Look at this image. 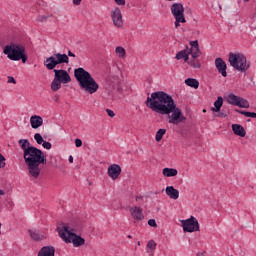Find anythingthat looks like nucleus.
Segmentation results:
<instances>
[{"mask_svg": "<svg viewBox=\"0 0 256 256\" xmlns=\"http://www.w3.org/2000/svg\"><path fill=\"white\" fill-rule=\"evenodd\" d=\"M38 256H55V247L43 246L38 252Z\"/></svg>", "mask_w": 256, "mask_h": 256, "instance_id": "nucleus-19", "label": "nucleus"}, {"mask_svg": "<svg viewBox=\"0 0 256 256\" xmlns=\"http://www.w3.org/2000/svg\"><path fill=\"white\" fill-rule=\"evenodd\" d=\"M171 14L174 19H185V7L182 3L175 2L170 6Z\"/></svg>", "mask_w": 256, "mask_h": 256, "instance_id": "nucleus-11", "label": "nucleus"}, {"mask_svg": "<svg viewBox=\"0 0 256 256\" xmlns=\"http://www.w3.org/2000/svg\"><path fill=\"white\" fill-rule=\"evenodd\" d=\"M57 65H69V56L57 52L44 60V66L48 71H53Z\"/></svg>", "mask_w": 256, "mask_h": 256, "instance_id": "nucleus-7", "label": "nucleus"}, {"mask_svg": "<svg viewBox=\"0 0 256 256\" xmlns=\"http://www.w3.org/2000/svg\"><path fill=\"white\" fill-rule=\"evenodd\" d=\"M176 59L178 61H181V59H184V61H189V50L184 49V50H181L179 51L177 54H176Z\"/></svg>", "mask_w": 256, "mask_h": 256, "instance_id": "nucleus-25", "label": "nucleus"}, {"mask_svg": "<svg viewBox=\"0 0 256 256\" xmlns=\"http://www.w3.org/2000/svg\"><path fill=\"white\" fill-rule=\"evenodd\" d=\"M235 112L239 113L240 115H244V117H251L252 119H256L255 112H247L245 110H239V109H235Z\"/></svg>", "mask_w": 256, "mask_h": 256, "instance_id": "nucleus-29", "label": "nucleus"}, {"mask_svg": "<svg viewBox=\"0 0 256 256\" xmlns=\"http://www.w3.org/2000/svg\"><path fill=\"white\" fill-rule=\"evenodd\" d=\"M148 225L150 227H157V222L155 221V219H149L148 220Z\"/></svg>", "mask_w": 256, "mask_h": 256, "instance_id": "nucleus-42", "label": "nucleus"}, {"mask_svg": "<svg viewBox=\"0 0 256 256\" xmlns=\"http://www.w3.org/2000/svg\"><path fill=\"white\" fill-rule=\"evenodd\" d=\"M185 84L193 89H199V81L195 78H188L185 80Z\"/></svg>", "mask_w": 256, "mask_h": 256, "instance_id": "nucleus-27", "label": "nucleus"}, {"mask_svg": "<svg viewBox=\"0 0 256 256\" xmlns=\"http://www.w3.org/2000/svg\"><path fill=\"white\" fill-rule=\"evenodd\" d=\"M6 207L10 210L13 209V207H15V203H13V200H7Z\"/></svg>", "mask_w": 256, "mask_h": 256, "instance_id": "nucleus-39", "label": "nucleus"}, {"mask_svg": "<svg viewBox=\"0 0 256 256\" xmlns=\"http://www.w3.org/2000/svg\"><path fill=\"white\" fill-rule=\"evenodd\" d=\"M52 71L54 72V79H56L60 83H71V76H69V73L66 72V70H58L54 68Z\"/></svg>", "mask_w": 256, "mask_h": 256, "instance_id": "nucleus-13", "label": "nucleus"}, {"mask_svg": "<svg viewBox=\"0 0 256 256\" xmlns=\"http://www.w3.org/2000/svg\"><path fill=\"white\" fill-rule=\"evenodd\" d=\"M232 131L238 137H245L247 135V131H245V128L241 124H232Z\"/></svg>", "mask_w": 256, "mask_h": 256, "instance_id": "nucleus-21", "label": "nucleus"}, {"mask_svg": "<svg viewBox=\"0 0 256 256\" xmlns=\"http://www.w3.org/2000/svg\"><path fill=\"white\" fill-rule=\"evenodd\" d=\"M174 19H175V22H174L175 29H179V27H181V23H187V19L185 18H174Z\"/></svg>", "mask_w": 256, "mask_h": 256, "instance_id": "nucleus-34", "label": "nucleus"}, {"mask_svg": "<svg viewBox=\"0 0 256 256\" xmlns=\"http://www.w3.org/2000/svg\"><path fill=\"white\" fill-rule=\"evenodd\" d=\"M244 1V3H249V1H251V0H243Z\"/></svg>", "mask_w": 256, "mask_h": 256, "instance_id": "nucleus-53", "label": "nucleus"}, {"mask_svg": "<svg viewBox=\"0 0 256 256\" xmlns=\"http://www.w3.org/2000/svg\"><path fill=\"white\" fill-rule=\"evenodd\" d=\"M83 145V141L79 138L75 139V146L76 147H81Z\"/></svg>", "mask_w": 256, "mask_h": 256, "instance_id": "nucleus-43", "label": "nucleus"}, {"mask_svg": "<svg viewBox=\"0 0 256 256\" xmlns=\"http://www.w3.org/2000/svg\"><path fill=\"white\" fill-rule=\"evenodd\" d=\"M247 122H248V123L251 122V119H248Z\"/></svg>", "mask_w": 256, "mask_h": 256, "instance_id": "nucleus-55", "label": "nucleus"}, {"mask_svg": "<svg viewBox=\"0 0 256 256\" xmlns=\"http://www.w3.org/2000/svg\"><path fill=\"white\" fill-rule=\"evenodd\" d=\"M115 53L118 54V56H119L121 59H125V55H126L125 48H123V47H121V46H118V47H116V49H115Z\"/></svg>", "mask_w": 256, "mask_h": 256, "instance_id": "nucleus-33", "label": "nucleus"}, {"mask_svg": "<svg viewBox=\"0 0 256 256\" xmlns=\"http://www.w3.org/2000/svg\"><path fill=\"white\" fill-rule=\"evenodd\" d=\"M191 49L199 48V41H190Z\"/></svg>", "mask_w": 256, "mask_h": 256, "instance_id": "nucleus-38", "label": "nucleus"}, {"mask_svg": "<svg viewBox=\"0 0 256 256\" xmlns=\"http://www.w3.org/2000/svg\"><path fill=\"white\" fill-rule=\"evenodd\" d=\"M130 215L134 221H143L145 215L143 214V209L139 206H133L130 208Z\"/></svg>", "mask_w": 256, "mask_h": 256, "instance_id": "nucleus-15", "label": "nucleus"}, {"mask_svg": "<svg viewBox=\"0 0 256 256\" xmlns=\"http://www.w3.org/2000/svg\"><path fill=\"white\" fill-rule=\"evenodd\" d=\"M200 256H203V254H200Z\"/></svg>", "mask_w": 256, "mask_h": 256, "instance_id": "nucleus-58", "label": "nucleus"}, {"mask_svg": "<svg viewBox=\"0 0 256 256\" xmlns=\"http://www.w3.org/2000/svg\"><path fill=\"white\" fill-rule=\"evenodd\" d=\"M111 19L114 27H117V29L123 28V14L121 13V9L119 7H115L112 10Z\"/></svg>", "mask_w": 256, "mask_h": 256, "instance_id": "nucleus-12", "label": "nucleus"}, {"mask_svg": "<svg viewBox=\"0 0 256 256\" xmlns=\"http://www.w3.org/2000/svg\"><path fill=\"white\" fill-rule=\"evenodd\" d=\"M74 77L79 83L80 89L84 91V93L93 95V93H97V91H99V84L95 81V78L91 76V73L84 68H76L74 70Z\"/></svg>", "mask_w": 256, "mask_h": 256, "instance_id": "nucleus-2", "label": "nucleus"}, {"mask_svg": "<svg viewBox=\"0 0 256 256\" xmlns=\"http://www.w3.org/2000/svg\"><path fill=\"white\" fill-rule=\"evenodd\" d=\"M143 196L142 195H139V196H136V201H143Z\"/></svg>", "mask_w": 256, "mask_h": 256, "instance_id": "nucleus-48", "label": "nucleus"}, {"mask_svg": "<svg viewBox=\"0 0 256 256\" xmlns=\"http://www.w3.org/2000/svg\"><path fill=\"white\" fill-rule=\"evenodd\" d=\"M189 55H191L192 59H197V57H201V50L198 48H190L188 51Z\"/></svg>", "mask_w": 256, "mask_h": 256, "instance_id": "nucleus-28", "label": "nucleus"}, {"mask_svg": "<svg viewBox=\"0 0 256 256\" xmlns=\"http://www.w3.org/2000/svg\"><path fill=\"white\" fill-rule=\"evenodd\" d=\"M81 1L83 0H73L74 5H81Z\"/></svg>", "mask_w": 256, "mask_h": 256, "instance_id": "nucleus-46", "label": "nucleus"}, {"mask_svg": "<svg viewBox=\"0 0 256 256\" xmlns=\"http://www.w3.org/2000/svg\"><path fill=\"white\" fill-rule=\"evenodd\" d=\"M0 195H5V191L0 189Z\"/></svg>", "mask_w": 256, "mask_h": 256, "instance_id": "nucleus-51", "label": "nucleus"}, {"mask_svg": "<svg viewBox=\"0 0 256 256\" xmlns=\"http://www.w3.org/2000/svg\"><path fill=\"white\" fill-rule=\"evenodd\" d=\"M218 117H227V114L221 113L218 115Z\"/></svg>", "mask_w": 256, "mask_h": 256, "instance_id": "nucleus-50", "label": "nucleus"}, {"mask_svg": "<svg viewBox=\"0 0 256 256\" xmlns=\"http://www.w3.org/2000/svg\"><path fill=\"white\" fill-rule=\"evenodd\" d=\"M23 157L26 165L34 164V163H42V165H47V158L45 157V153L35 146L32 148H28L26 153H23Z\"/></svg>", "mask_w": 256, "mask_h": 256, "instance_id": "nucleus-6", "label": "nucleus"}, {"mask_svg": "<svg viewBox=\"0 0 256 256\" xmlns=\"http://www.w3.org/2000/svg\"><path fill=\"white\" fill-rule=\"evenodd\" d=\"M200 256H203V254H200Z\"/></svg>", "mask_w": 256, "mask_h": 256, "instance_id": "nucleus-56", "label": "nucleus"}, {"mask_svg": "<svg viewBox=\"0 0 256 256\" xmlns=\"http://www.w3.org/2000/svg\"><path fill=\"white\" fill-rule=\"evenodd\" d=\"M200 256H203V254H200Z\"/></svg>", "mask_w": 256, "mask_h": 256, "instance_id": "nucleus-57", "label": "nucleus"}, {"mask_svg": "<svg viewBox=\"0 0 256 256\" xmlns=\"http://www.w3.org/2000/svg\"><path fill=\"white\" fill-rule=\"evenodd\" d=\"M159 107L157 113L160 115H168V123L172 125H179V123H183V121L187 120V118L183 116L181 109L175 104L173 97L167 93Z\"/></svg>", "mask_w": 256, "mask_h": 256, "instance_id": "nucleus-1", "label": "nucleus"}, {"mask_svg": "<svg viewBox=\"0 0 256 256\" xmlns=\"http://www.w3.org/2000/svg\"><path fill=\"white\" fill-rule=\"evenodd\" d=\"M119 175H121V166L118 164H112L108 167V176L113 181L119 179Z\"/></svg>", "mask_w": 256, "mask_h": 256, "instance_id": "nucleus-16", "label": "nucleus"}, {"mask_svg": "<svg viewBox=\"0 0 256 256\" xmlns=\"http://www.w3.org/2000/svg\"><path fill=\"white\" fill-rule=\"evenodd\" d=\"M30 125L32 129H39L43 125V117L37 115L31 116Z\"/></svg>", "mask_w": 256, "mask_h": 256, "instance_id": "nucleus-20", "label": "nucleus"}, {"mask_svg": "<svg viewBox=\"0 0 256 256\" xmlns=\"http://www.w3.org/2000/svg\"><path fill=\"white\" fill-rule=\"evenodd\" d=\"M137 245H138V246H140V245H141V242H140V241H138V242H137Z\"/></svg>", "mask_w": 256, "mask_h": 256, "instance_id": "nucleus-54", "label": "nucleus"}, {"mask_svg": "<svg viewBox=\"0 0 256 256\" xmlns=\"http://www.w3.org/2000/svg\"><path fill=\"white\" fill-rule=\"evenodd\" d=\"M228 62L239 73H247L251 68V62L247 60V56L243 53L230 52L228 56Z\"/></svg>", "mask_w": 256, "mask_h": 256, "instance_id": "nucleus-4", "label": "nucleus"}, {"mask_svg": "<svg viewBox=\"0 0 256 256\" xmlns=\"http://www.w3.org/2000/svg\"><path fill=\"white\" fill-rule=\"evenodd\" d=\"M146 247L147 249H150V251H155L157 249V243L155 242V240H150L148 241Z\"/></svg>", "mask_w": 256, "mask_h": 256, "instance_id": "nucleus-35", "label": "nucleus"}, {"mask_svg": "<svg viewBox=\"0 0 256 256\" xmlns=\"http://www.w3.org/2000/svg\"><path fill=\"white\" fill-rule=\"evenodd\" d=\"M3 53L7 55L10 61H22V63H27V53L23 45L10 43L4 47Z\"/></svg>", "mask_w": 256, "mask_h": 256, "instance_id": "nucleus-3", "label": "nucleus"}, {"mask_svg": "<svg viewBox=\"0 0 256 256\" xmlns=\"http://www.w3.org/2000/svg\"><path fill=\"white\" fill-rule=\"evenodd\" d=\"M215 67L222 77H227V63L222 58L215 59Z\"/></svg>", "mask_w": 256, "mask_h": 256, "instance_id": "nucleus-17", "label": "nucleus"}, {"mask_svg": "<svg viewBox=\"0 0 256 256\" xmlns=\"http://www.w3.org/2000/svg\"><path fill=\"white\" fill-rule=\"evenodd\" d=\"M167 133V129L165 128H161L156 132L155 135V141L159 142L161 141V139H163V135H165Z\"/></svg>", "mask_w": 256, "mask_h": 256, "instance_id": "nucleus-30", "label": "nucleus"}, {"mask_svg": "<svg viewBox=\"0 0 256 256\" xmlns=\"http://www.w3.org/2000/svg\"><path fill=\"white\" fill-rule=\"evenodd\" d=\"M42 146L44 147V149H51L52 145H51V142H47V141H44L42 143Z\"/></svg>", "mask_w": 256, "mask_h": 256, "instance_id": "nucleus-41", "label": "nucleus"}, {"mask_svg": "<svg viewBox=\"0 0 256 256\" xmlns=\"http://www.w3.org/2000/svg\"><path fill=\"white\" fill-rule=\"evenodd\" d=\"M221 107H223V97L218 96L217 100L214 102V107L211 108V111H213V113H219V111H221Z\"/></svg>", "mask_w": 256, "mask_h": 256, "instance_id": "nucleus-24", "label": "nucleus"}, {"mask_svg": "<svg viewBox=\"0 0 256 256\" xmlns=\"http://www.w3.org/2000/svg\"><path fill=\"white\" fill-rule=\"evenodd\" d=\"M127 237H128V239H133V236H131V235H128Z\"/></svg>", "mask_w": 256, "mask_h": 256, "instance_id": "nucleus-52", "label": "nucleus"}, {"mask_svg": "<svg viewBox=\"0 0 256 256\" xmlns=\"http://www.w3.org/2000/svg\"><path fill=\"white\" fill-rule=\"evenodd\" d=\"M18 145L22 149L23 153H26L28 149L33 148V146H31V142H29V139H20L18 141Z\"/></svg>", "mask_w": 256, "mask_h": 256, "instance_id": "nucleus-22", "label": "nucleus"}, {"mask_svg": "<svg viewBox=\"0 0 256 256\" xmlns=\"http://www.w3.org/2000/svg\"><path fill=\"white\" fill-rule=\"evenodd\" d=\"M6 163H5V156H3V154L0 153V169H3V167H5Z\"/></svg>", "mask_w": 256, "mask_h": 256, "instance_id": "nucleus-37", "label": "nucleus"}, {"mask_svg": "<svg viewBox=\"0 0 256 256\" xmlns=\"http://www.w3.org/2000/svg\"><path fill=\"white\" fill-rule=\"evenodd\" d=\"M57 232L64 243H72L73 247H81L85 243V239L73 232V229H70L69 226H59Z\"/></svg>", "mask_w": 256, "mask_h": 256, "instance_id": "nucleus-5", "label": "nucleus"}, {"mask_svg": "<svg viewBox=\"0 0 256 256\" xmlns=\"http://www.w3.org/2000/svg\"><path fill=\"white\" fill-rule=\"evenodd\" d=\"M61 83L62 82L54 78V80L51 83L52 91H59V89H61Z\"/></svg>", "mask_w": 256, "mask_h": 256, "instance_id": "nucleus-32", "label": "nucleus"}, {"mask_svg": "<svg viewBox=\"0 0 256 256\" xmlns=\"http://www.w3.org/2000/svg\"><path fill=\"white\" fill-rule=\"evenodd\" d=\"M181 223L184 233H194V231H199V220H197L195 216L182 220Z\"/></svg>", "mask_w": 256, "mask_h": 256, "instance_id": "nucleus-10", "label": "nucleus"}, {"mask_svg": "<svg viewBox=\"0 0 256 256\" xmlns=\"http://www.w3.org/2000/svg\"><path fill=\"white\" fill-rule=\"evenodd\" d=\"M28 167L29 175L33 179H39V175H41V168L39 165H43V163H34V164H26Z\"/></svg>", "mask_w": 256, "mask_h": 256, "instance_id": "nucleus-14", "label": "nucleus"}, {"mask_svg": "<svg viewBox=\"0 0 256 256\" xmlns=\"http://www.w3.org/2000/svg\"><path fill=\"white\" fill-rule=\"evenodd\" d=\"M8 83H13L14 85L17 83V80L13 76H8Z\"/></svg>", "mask_w": 256, "mask_h": 256, "instance_id": "nucleus-45", "label": "nucleus"}, {"mask_svg": "<svg viewBox=\"0 0 256 256\" xmlns=\"http://www.w3.org/2000/svg\"><path fill=\"white\" fill-rule=\"evenodd\" d=\"M165 193L170 199H173L174 201H177V199H179V190L175 189V187L173 186H167L165 189Z\"/></svg>", "mask_w": 256, "mask_h": 256, "instance_id": "nucleus-18", "label": "nucleus"}, {"mask_svg": "<svg viewBox=\"0 0 256 256\" xmlns=\"http://www.w3.org/2000/svg\"><path fill=\"white\" fill-rule=\"evenodd\" d=\"M165 95H167V92L157 91L153 92L151 97L148 96L146 100V106L148 109H151V111L157 113L160 108L159 105H162L163 101L165 100Z\"/></svg>", "mask_w": 256, "mask_h": 256, "instance_id": "nucleus-8", "label": "nucleus"}, {"mask_svg": "<svg viewBox=\"0 0 256 256\" xmlns=\"http://www.w3.org/2000/svg\"><path fill=\"white\" fill-rule=\"evenodd\" d=\"M68 161L69 163H73V156H69Z\"/></svg>", "mask_w": 256, "mask_h": 256, "instance_id": "nucleus-49", "label": "nucleus"}, {"mask_svg": "<svg viewBox=\"0 0 256 256\" xmlns=\"http://www.w3.org/2000/svg\"><path fill=\"white\" fill-rule=\"evenodd\" d=\"M67 57H75V53H73V52H71V50H69Z\"/></svg>", "mask_w": 256, "mask_h": 256, "instance_id": "nucleus-47", "label": "nucleus"}, {"mask_svg": "<svg viewBox=\"0 0 256 256\" xmlns=\"http://www.w3.org/2000/svg\"><path fill=\"white\" fill-rule=\"evenodd\" d=\"M106 113L108 115V117H115V112H113V110L111 109H106Z\"/></svg>", "mask_w": 256, "mask_h": 256, "instance_id": "nucleus-44", "label": "nucleus"}, {"mask_svg": "<svg viewBox=\"0 0 256 256\" xmlns=\"http://www.w3.org/2000/svg\"><path fill=\"white\" fill-rule=\"evenodd\" d=\"M114 2L116 3V5H118L119 7H124L126 1L125 0H114Z\"/></svg>", "mask_w": 256, "mask_h": 256, "instance_id": "nucleus-40", "label": "nucleus"}, {"mask_svg": "<svg viewBox=\"0 0 256 256\" xmlns=\"http://www.w3.org/2000/svg\"><path fill=\"white\" fill-rule=\"evenodd\" d=\"M162 173L164 177H176L178 171L175 168H164Z\"/></svg>", "mask_w": 256, "mask_h": 256, "instance_id": "nucleus-26", "label": "nucleus"}, {"mask_svg": "<svg viewBox=\"0 0 256 256\" xmlns=\"http://www.w3.org/2000/svg\"><path fill=\"white\" fill-rule=\"evenodd\" d=\"M227 103L229 105H234L235 107H240L241 109H249V101L243 97H239L233 93H230L226 97Z\"/></svg>", "mask_w": 256, "mask_h": 256, "instance_id": "nucleus-9", "label": "nucleus"}, {"mask_svg": "<svg viewBox=\"0 0 256 256\" xmlns=\"http://www.w3.org/2000/svg\"><path fill=\"white\" fill-rule=\"evenodd\" d=\"M188 63V65H190V67H192L193 69H201V63H199V60H188L186 61Z\"/></svg>", "mask_w": 256, "mask_h": 256, "instance_id": "nucleus-31", "label": "nucleus"}, {"mask_svg": "<svg viewBox=\"0 0 256 256\" xmlns=\"http://www.w3.org/2000/svg\"><path fill=\"white\" fill-rule=\"evenodd\" d=\"M34 139L36 141V143H38V145H43V143L45 142V140L43 139V136H41V134L36 133L34 135Z\"/></svg>", "mask_w": 256, "mask_h": 256, "instance_id": "nucleus-36", "label": "nucleus"}, {"mask_svg": "<svg viewBox=\"0 0 256 256\" xmlns=\"http://www.w3.org/2000/svg\"><path fill=\"white\" fill-rule=\"evenodd\" d=\"M29 234L34 241H43V239H45V236L41 234L39 230H29Z\"/></svg>", "mask_w": 256, "mask_h": 256, "instance_id": "nucleus-23", "label": "nucleus"}]
</instances>
